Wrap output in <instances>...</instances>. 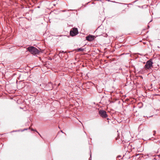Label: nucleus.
<instances>
[{"mask_svg": "<svg viewBox=\"0 0 160 160\" xmlns=\"http://www.w3.org/2000/svg\"><path fill=\"white\" fill-rule=\"evenodd\" d=\"M28 50L31 54L33 55L38 54L40 53V51L36 48L30 46L27 48Z\"/></svg>", "mask_w": 160, "mask_h": 160, "instance_id": "nucleus-1", "label": "nucleus"}, {"mask_svg": "<svg viewBox=\"0 0 160 160\" xmlns=\"http://www.w3.org/2000/svg\"><path fill=\"white\" fill-rule=\"evenodd\" d=\"M153 62L152 60L150 59L146 62V64L144 66V68L146 70H149L150 71L152 72V68H153V66L152 65Z\"/></svg>", "mask_w": 160, "mask_h": 160, "instance_id": "nucleus-2", "label": "nucleus"}, {"mask_svg": "<svg viewBox=\"0 0 160 160\" xmlns=\"http://www.w3.org/2000/svg\"><path fill=\"white\" fill-rule=\"evenodd\" d=\"M70 34L72 36H75L78 34V31L77 28H74L70 31Z\"/></svg>", "mask_w": 160, "mask_h": 160, "instance_id": "nucleus-3", "label": "nucleus"}, {"mask_svg": "<svg viewBox=\"0 0 160 160\" xmlns=\"http://www.w3.org/2000/svg\"><path fill=\"white\" fill-rule=\"evenodd\" d=\"M99 113L103 118H106L108 117V115L105 111L103 110H100L99 111Z\"/></svg>", "mask_w": 160, "mask_h": 160, "instance_id": "nucleus-4", "label": "nucleus"}, {"mask_svg": "<svg viewBox=\"0 0 160 160\" xmlns=\"http://www.w3.org/2000/svg\"><path fill=\"white\" fill-rule=\"evenodd\" d=\"M94 36L89 35L86 37V39L89 41H91L94 39Z\"/></svg>", "mask_w": 160, "mask_h": 160, "instance_id": "nucleus-5", "label": "nucleus"}, {"mask_svg": "<svg viewBox=\"0 0 160 160\" xmlns=\"http://www.w3.org/2000/svg\"><path fill=\"white\" fill-rule=\"evenodd\" d=\"M127 84L128 85H129V84H131V85H132L134 83V81H127Z\"/></svg>", "mask_w": 160, "mask_h": 160, "instance_id": "nucleus-6", "label": "nucleus"}, {"mask_svg": "<svg viewBox=\"0 0 160 160\" xmlns=\"http://www.w3.org/2000/svg\"><path fill=\"white\" fill-rule=\"evenodd\" d=\"M84 49L82 48H78L77 49V51L78 52H80V51L82 52V51H84Z\"/></svg>", "mask_w": 160, "mask_h": 160, "instance_id": "nucleus-7", "label": "nucleus"}, {"mask_svg": "<svg viewBox=\"0 0 160 160\" xmlns=\"http://www.w3.org/2000/svg\"><path fill=\"white\" fill-rule=\"evenodd\" d=\"M31 130L32 131H35L36 132H37L38 134L41 137V136L40 135V134L35 129H31Z\"/></svg>", "mask_w": 160, "mask_h": 160, "instance_id": "nucleus-8", "label": "nucleus"}, {"mask_svg": "<svg viewBox=\"0 0 160 160\" xmlns=\"http://www.w3.org/2000/svg\"><path fill=\"white\" fill-rule=\"evenodd\" d=\"M27 129H28V128H25V129H24L23 130H22V131H24V130H27Z\"/></svg>", "mask_w": 160, "mask_h": 160, "instance_id": "nucleus-9", "label": "nucleus"}, {"mask_svg": "<svg viewBox=\"0 0 160 160\" xmlns=\"http://www.w3.org/2000/svg\"><path fill=\"white\" fill-rule=\"evenodd\" d=\"M158 157H159V158H160V154L159 155H158Z\"/></svg>", "mask_w": 160, "mask_h": 160, "instance_id": "nucleus-10", "label": "nucleus"}, {"mask_svg": "<svg viewBox=\"0 0 160 160\" xmlns=\"http://www.w3.org/2000/svg\"><path fill=\"white\" fill-rule=\"evenodd\" d=\"M91 158H89V160H91Z\"/></svg>", "mask_w": 160, "mask_h": 160, "instance_id": "nucleus-11", "label": "nucleus"}, {"mask_svg": "<svg viewBox=\"0 0 160 160\" xmlns=\"http://www.w3.org/2000/svg\"><path fill=\"white\" fill-rule=\"evenodd\" d=\"M16 83H17L18 82V81H16Z\"/></svg>", "mask_w": 160, "mask_h": 160, "instance_id": "nucleus-12", "label": "nucleus"}, {"mask_svg": "<svg viewBox=\"0 0 160 160\" xmlns=\"http://www.w3.org/2000/svg\"><path fill=\"white\" fill-rule=\"evenodd\" d=\"M154 133H156V131H154Z\"/></svg>", "mask_w": 160, "mask_h": 160, "instance_id": "nucleus-13", "label": "nucleus"}, {"mask_svg": "<svg viewBox=\"0 0 160 160\" xmlns=\"http://www.w3.org/2000/svg\"><path fill=\"white\" fill-rule=\"evenodd\" d=\"M61 131V132H62V133H63V132L62 131Z\"/></svg>", "mask_w": 160, "mask_h": 160, "instance_id": "nucleus-14", "label": "nucleus"}, {"mask_svg": "<svg viewBox=\"0 0 160 160\" xmlns=\"http://www.w3.org/2000/svg\"><path fill=\"white\" fill-rule=\"evenodd\" d=\"M60 52H63L62 51V52L60 51Z\"/></svg>", "mask_w": 160, "mask_h": 160, "instance_id": "nucleus-15", "label": "nucleus"}]
</instances>
